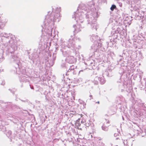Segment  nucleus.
<instances>
[{
  "label": "nucleus",
  "instance_id": "f257e3e1",
  "mask_svg": "<svg viewBox=\"0 0 146 146\" xmlns=\"http://www.w3.org/2000/svg\"><path fill=\"white\" fill-rule=\"evenodd\" d=\"M103 124L102 126V128L104 131H107L108 129V127L110 125H109L110 121L107 119H105L103 121Z\"/></svg>",
  "mask_w": 146,
  "mask_h": 146
},
{
  "label": "nucleus",
  "instance_id": "f03ea898",
  "mask_svg": "<svg viewBox=\"0 0 146 146\" xmlns=\"http://www.w3.org/2000/svg\"><path fill=\"white\" fill-rule=\"evenodd\" d=\"M116 8V6L115 5H113L111 6L110 8V9L111 11H113L114 9H115Z\"/></svg>",
  "mask_w": 146,
  "mask_h": 146
},
{
  "label": "nucleus",
  "instance_id": "7ed1b4c3",
  "mask_svg": "<svg viewBox=\"0 0 146 146\" xmlns=\"http://www.w3.org/2000/svg\"><path fill=\"white\" fill-rule=\"evenodd\" d=\"M70 63H72L73 62V61H69Z\"/></svg>",
  "mask_w": 146,
  "mask_h": 146
},
{
  "label": "nucleus",
  "instance_id": "20e7f679",
  "mask_svg": "<svg viewBox=\"0 0 146 146\" xmlns=\"http://www.w3.org/2000/svg\"><path fill=\"white\" fill-rule=\"evenodd\" d=\"M97 103L98 104H100V102H97Z\"/></svg>",
  "mask_w": 146,
  "mask_h": 146
}]
</instances>
